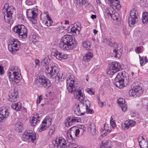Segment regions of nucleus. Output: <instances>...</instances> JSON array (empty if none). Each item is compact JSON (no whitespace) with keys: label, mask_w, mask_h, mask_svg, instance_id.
<instances>
[{"label":"nucleus","mask_w":148,"mask_h":148,"mask_svg":"<svg viewBox=\"0 0 148 148\" xmlns=\"http://www.w3.org/2000/svg\"><path fill=\"white\" fill-rule=\"evenodd\" d=\"M75 79L73 75L70 76L66 80V87L69 92L74 94V97L78 100L82 101L84 98V95L74 83Z\"/></svg>","instance_id":"nucleus-1"},{"label":"nucleus","mask_w":148,"mask_h":148,"mask_svg":"<svg viewBox=\"0 0 148 148\" xmlns=\"http://www.w3.org/2000/svg\"><path fill=\"white\" fill-rule=\"evenodd\" d=\"M76 45V42L73 40V37L71 35H66L62 38L60 42L59 47L63 51L73 49Z\"/></svg>","instance_id":"nucleus-2"},{"label":"nucleus","mask_w":148,"mask_h":148,"mask_svg":"<svg viewBox=\"0 0 148 148\" xmlns=\"http://www.w3.org/2000/svg\"><path fill=\"white\" fill-rule=\"evenodd\" d=\"M41 64L43 66L45 71L49 78H53L56 76L58 65L54 63L49 64L47 59L45 58L41 62Z\"/></svg>","instance_id":"nucleus-3"},{"label":"nucleus","mask_w":148,"mask_h":148,"mask_svg":"<svg viewBox=\"0 0 148 148\" xmlns=\"http://www.w3.org/2000/svg\"><path fill=\"white\" fill-rule=\"evenodd\" d=\"M129 81V76L125 72L119 73L114 80V84L120 88L127 86Z\"/></svg>","instance_id":"nucleus-4"},{"label":"nucleus","mask_w":148,"mask_h":148,"mask_svg":"<svg viewBox=\"0 0 148 148\" xmlns=\"http://www.w3.org/2000/svg\"><path fill=\"white\" fill-rule=\"evenodd\" d=\"M8 75L10 81L14 84L18 83L22 78L19 68L16 66L11 68L8 73Z\"/></svg>","instance_id":"nucleus-5"},{"label":"nucleus","mask_w":148,"mask_h":148,"mask_svg":"<svg viewBox=\"0 0 148 148\" xmlns=\"http://www.w3.org/2000/svg\"><path fill=\"white\" fill-rule=\"evenodd\" d=\"M14 9L12 6H9V4L6 3L4 5L2 10V12L4 14V18L5 21L11 25L12 21L11 20L12 14L14 13Z\"/></svg>","instance_id":"nucleus-6"},{"label":"nucleus","mask_w":148,"mask_h":148,"mask_svg":"<svg viewBox=\"0 0 148 148\" xmlns=\"http://www.w3.org/2000/svg\"><path fill=\"white\" fill-rule=\"evenodd\" d=\"M104 43L108 44L109 46L111 47H114L116 49L113 50V55L115 57L119 58L121 56L122 50L121 49L122 46L121 44H117L115 42H110L109 40L107 38L104 39L103 40Z\"/></svg>","instance_id":"nucleus-7"},{"label":"nucleus","mask_w":148,"mask_h":148,"mask_svg":"<svg viewBox=\"0 0 148 148\" xmlns=\"http://www.w3.org/2000/svg\"><path fill=\"white\" fill-rule=\"evenodd\" d=\"M38 10L36 8L33 9H28L26 11L27 16L28 18L32 22V24L34 25L33 26L34 27H36V25L38 24V23L36 25L37 20L36 19L37 14L38 13Z\"/></svg>","instance_id":"nucleus-8"},{"label":"nucleus","mask_w":148,"mask_h":148,"mask_svg":"<svg viewBox=\"0 0 148 148\" xmlns=\"http://www.w3.org/2000/svg\"><path fill=\"white\" fill-rule=\"evenodd\" d=\"M122 69L120 64L117 62H112L111 66L107 68V71L110 77H111L114 73L120 71Z\"/></svg>","instance_id":"nucleus-9"},{"label":"nucleus","mask_w":148,"mask_h":148,"mask_svg":"<svg viewBox=\"0 0 148 148\" xmlns=\"http://www.w3.org/2000/svg\"><path fill=\"white\" fill-rule=\"evenodd\" d=\"M143 92L142 87L137 84L135 83L133 84V88L129 91V94L130 96L136 97H139Z\"/></svg>","instance_id":"nucleus-10"},{"label":"nucleus","mask_w":148,"mask_h":148,"mask_svg":"<svg viewBox=\"0 0 148 148\" xmlns=\"http://www.w3.org/2000/svg\"><path fill=\"white\" fill-rule=\"evenodd\" d=\"M21 43L17 39L14 38L11 44L8 45V49L12 54H14L19 49L21 46Z\"/></svg>","instance_id":"nucleus-11"},{"label":"nucleus","mask_w":148,"mask_h":148,"mask_svg":"<svg viewBox=\"0 0 148 148\" xmlns=\"http://www.w3.org/2000/svg\"><path fill=\"white\" fill-rule=\"evenodd\" d=\"M22 136L23 138L25 139L24 140H28L33 142L36 138V134L34 132L31 130H27L25 131Z\"/></svg>","instance_id":"nucleus-12"},{"label":"nucleus","mask_w":148,"mask_h":148,"mask_svg":"<svg viewBox=\"0 0 148 148\" xmlns=\"http://www.w3.org/2000/svg\"><path fill=\"white\" fill-rule=\"evenodd\" d=\"M36 83H39L45 88H49L51 85V83L49 79L44 76H40L36 80Z\"/></svg>","instance_id":"nucleus-13"},{"label":"nucleus","mask_w":148,"mask_h":148,"mask_svg":"<svg viewBox=\"0 0 148 148\" xmlns=\"http://www.w3.org/2000/svg\"><path fill=\"white\" fill-rule=\"evenodd\" d=\"M137 12L135 9L132 10L130 12V17L129 19L128 23L130 27H132L137 21Z\"/></svg>","instance_id":"nucleus-14"},{"label":"nucleus","mask_w":148,"mask_h":148,"mask_svg":"<svg viewBox=\"0 0 148 148\" xmlns=\"http://www.w3.org/2000/svg\"><path fill=\"white\" fill-rule=\"evenodd\" d=\"M13 31L18 33L20 38H24L27 36V28H13Z\"/></svg>","instance_id":"nucleus-15"},{"label":"nucleus","mask_w":148,"mask_h":148,"mask_svg":"<svg viewBox=\"0 0 148 148\" xmlns=\"http://www.w3.org/2000/svg\"><path fill=\"white\" fill-rule=\"evenodd\" d=\"M9 114L8 110L7 109H4L1 110H0V122L5 121Z\"/></svg>","instance_id":"nucleus-16"},{"label":"nucleus","mask_w":148,"mask_h":148,"mask_svg":"<svg viewBox=\"0 0 148 148\" xmlns=\"http://www.w3.org/2000/svg\"><path fill=\"white\" fill-rule=\"evenodd\" d=\"M78 122L79 121L78 118L73 116H70L66 120L65 125L67 127L73 125V123Z\"/></svg>","instance_id":"nucleus-17"},{"label":"nucleus","mask_w":148,"mask_h":148,"mask_svg":"<svg viewBox=\"0 0 148 148\" xmlns=\"http://www.w3.org/2000/svg\"><path fill=\"white\" fill-rule=\"evenodd\" d=\"M18 92L14 89L12 90L9 93V100L11 102H14L16 101L18 97Z\"/></svg>","instance_id":"nucleus-18"},{"label":"nucleus","mask_w":148,"mask_h":148,"mask_svg":"<svg viewBox=\"0 0 148 148\" xmlns=\"http://www.w3.org/2000/svg\"><path fill=\"white\" fill-rule=\"evenodd\" d=\"M67 74L66 73L63 72H60L57 73H56L55 77H56L57 80L59 82H61L64 80Z\"/></svg>","instance_id":"nucleus-19"},{"label":"nucleus","mask_w":148,"mask_h":148,"mask_svg":"<svg viewBox=\"0 0 148 148\" xmlns=\"http://www.w3.org/2000/svg\"><path fill=\"white\" fill-rule=\"evenodd\" d=\"M108 2L112 7H115L118 10L121 7L119 0H108Z\"/></svg>","instance_id":"nucleus-20"},{"label":"nucleus","mask_w":148,"mask_h":148,"mask_svg":"<svg viewBox=\"0 0 148 148\" xmlns=\"http://www.w3.org/2000/svg\"><path fill=\"white\" fill-rule=\"evenodd\" d=\"M118 103L121 107L123 111L125 112L127 109V104L125 100L123 98H120L118 100Z\"/></svg>","instance_id":"nucleus-21"},{"label":"nucleus","mask_w":148,"mask_h":148,"mask_svg":"<svg viewBox=\"0 0 148 148\" xmlns=\"http://www.w3.org/2000/svg\"><path fill=\"white\" fill-rule=\"evenodd\" d=\"M100 131L101 132H103L101 134V136L102 137H104L110 132L111 130L108 125L105 124L103 129L101 128L100 130Z\"/></svg>","instance_id":"nucleus-22"},{"label":"nucleus","mask_w":148,"mask_h":148,"mask_svg":"<svg viewBox=\"0 0 148 148\" xmlns=\"http://www.w3.org/2000/svg\"><path fill=\"white\" fill-rule=\"evenodd\" d=\"M53 55L56 58L60 60L62 59H66L67 58V55L62 53L58 51H56L53 53Z\"/></svg>","instance_id":"nucleus-23"},{"label":"nucleus","mask_w":148,"mask_h":148,"mask_svg":"<svg viewBox=\"0 0 148 148\" xmlns=\"http://www.w3.org/2000/svg\"><path fill=\"white\" fill-rule=\"evenodd\" d=\"M113 9L112 8L108 7L106 8L104 13L106 18H110L114 13Z\"/></svg>","instance_id":"nucleus-24"},{"label":"nucleus","mask_w":148,"mask_h":148,"mask_svg":"<svg viewBox=\"0 0 148 148\" xmlns=\"http://www.w3.org/2000/svg\"><path fill=\"white\" fill-rule=\"evenodd\" d=\"M101 148H111L112 143L110 140H104L101 142Z\"/></svg>","instance_id":"nucleus-25"},{"label":"nucleus","mask_w":148,"mask_h":148,"mask_svg":"<svg viewBox=\"0 0 148 148\" xmlns=\"http://www.w3.org/2000/svg\"><path fill=\"white\" fill-rule=\"evenodd\" d=\"M88 130L92 135H95L96 131L95 124L93 123H90L88 126Z\"/></svg>","instance_id":"nucleus-26"},{"label":"nucleus","mask_w":148,"mask_h":148,"mask_svg":"<svg viewBox=\"0 0 148 148\" xmlns=\"http://www.w3.org/2000/svg\"><path fill=\"white\" fill-rule=\"evenodd\" d=\"M65 139L62 137H57L55 140V146L57 148H60L61 147V146L59 145V144H60L61 143H63V141H65Z\"/></svg>","instance_id":"nucleus-27"},{"label":"nucleus","mask_w":148,"mask_h":148,"mask_svg":"<svg viewBox=\"0 0 148 148\" xmlns=\"http://www.w3.org/2000/svg\"><path fill=\"white\" fill-rule=\"evenodd\" d=\"M23 124L20 122H18L16 123L15 129L16 131L18 132H21L22 131L23 129Z\"/></svg>","instance_id":"nucleus-28"},{"label":"nucleus","mask_w":148,"mask_h":148,"mask_svg":"<svg viewBox=\"0 0 148 148\" xmlns=\"http://www.w3.org/2000/svg\"><path fill=\"white\" fill-rule=\"evenodd\" d=\"M40 18L43 21H45L48 20L50 17L49 16L48 12H46L40 14Z\"/></svg>","instance_id":"nucleus-29"},{"label":"nucleus","mask_w":148,"mask_h":148,"mask_svg":"<svg viewBox=\"0 0 148 148\" xmlns=\"http://www.w3.org/2000/svg\"><path fill=\"white\" fill-rule=\"evenodd\" d=\"M31 125L33 126H35L38 123H39V120H38L36 118L32 117L30 118L29 119Z\"/></svg>","instance_id":"nucleus-30"},{"label":"nucleus","mask_w":148,"mask_h":148,"mask_svg":"<svg viewBox=\"0 0 148 148\" xmlns=\"http://www.w3.org/2000/svg\"><path fill=\"white\" fill-rule=\"evenodd\" d=\"M21 103L20 102L18 103H14L12 104L11 107L16 110H19L21 108Z\"/></svg>","instance_id":"nucleus-31"},{"label":"nucleus","mask_w":148,"mask_h":148,"mask_svg":"<svg viewBox=\"0 0 148 148\" xmlns=\"http://www.w3.org/2000/svg\"><path fill=\"white\" fill-rule=\"evenodd\" d=\"M93 57V54L91 52H88L86 53L83 57V60L85 61H88Z\"/></svg>","instance_id":"nucleus-32"},{"label":"nucleus","mask_w":148,"mask_h":148,"mask_svg":"<svg viewBox=\"0 0 148 148\" xmlns=\"http://www.w3.org/2000/svg\"><path fill=\"white\" fill-rule=\"evenodd\" d=\"M142 22L144 24L148 22V13L147 12H144L142 15Z\"/></svg>","instance_id":"nucleus-33"},{"label":"nucleus","mask_w":148,"mask_h":148,"mask_svg":"<svg viewBox=\"0 0 148 148\" xmlns=\"http://www.w3.org/2000/svg\"><path fill=\"white\" fill-rule=\"evenodd\" d=\"M139 145L141 148H148V142L147 140H142L139 142Z\"/></svg>","instance_id":"nucleus-34"},{"label":"nucleus","mask_w":148,"mask_h":148,"mask_svg":"<svg viewBox=\"0 0 148 148\" xmlns=\"http://www.w3.org/2000/svg\"><path fill=\"white\" fill-rule=\"evenodd\" d=\"M75 114L77 115L80 116L83 115L84 114L83 113H82L80 110L79 104L77 105H75Z\"/></svg>","instance_id":"nucleus-35"},{"label":"nucleus","mask_w":148,"mask_h":148,"mask_svg":"<svg viewBox=\"0 0 148 148\" xmlns=\"http://www.w3.org/2000/svg\"><path fill=\"white\" fill-rule=\"evenodd\" d=\"M48 127L49 126H47L46 123L42 121L39 128V131L40 132H41Z\"/></svg>","instance_id":"nucleus-36"},{"label":"nucleus","mask_w":148,"mask_h":148,"mask_svg":"<svg viewBox=\"0 0 148 148\" xmlns=\"http://www.w3.org/2000/svg\"><path fill=\"white\" fill-rule=\"evenodd\" d=\"M51 119L49 117H46L42 121L44 123L46 124L48 126H49L51 124Z\"/></svg>","instance_id":"nucleus-37"},{"label":"nucleus","mask_w":148,"mask_h":148,"mask_svg":"<svg viewBox=\"0 0 148 148\" xmlns=\"http://www.w3.org/2000/svg\"><path fill=\"white\" fill-rule=\"evenodd\" d=\"M77 2L80 5H84L85 6H87L89 4L88 1L86 0H78Z\"/></svg>","instance_id":"nucleus-38"},{"label":"nucleus","mask_w":148,"mask_h":148,"mask_svg":"<svg viewBox=\"0 0 148 148\" xmlns=\"http://www.w3.org/2000/svg\"><path fill=\"white\" fill-rule=\"evenodd\" d=\"M83 47L86 49V50L89 49L90 47V43L88 41H85L83 43Z\"/></svg>","instance_id":"nucleus-39"},{"label":"nucleus","mask_w":148,"mask_h":148,"mask_svg":"<svg viewBox=\"0 0 148 148\" xmlns=\"http://www.w3.org/2000/svg\"><path fill=\"white\" fill-rule=\"evenodd\" d=\"M43 24H44L47 26L49 27L53 23L52 20L50 18H49L47 20L45 21H42Z\"/></svg>","instance_id":"nucleus-40"},{"label":"nucleus","mask_w":148,"mask_h":148,"mask_svg":"<svg viewBox=\"0 0 148 148\" xmlns=\"http://www.w3.org/2000/svg\"><path fill=\"white\" fill-rule=\"evenodd\" d=\"M55 131V129L54 127H52L49 130L48 132V136L49 137H50L53 134V133Z\"/></svg>","instance_id":"nucleus-41"},{"label":"nucleus","mask_w":148,"mask_h":148,"mask_svg":"<svg viewBox=\"0 0 148 148\" xmlns=\"http://www.w3.org/2000/svg\"><path fill=\"white\" fill-rule=\"evenodd\" d=\"M110 18H112L114 20L116 21L119 19V15L116 12H114Z\"/></svg>","instance_id":"nucleus-42"},{"label":"nucleus","mask_w":148,"mask_h":148,"mask_svg":"<svg viewBox=\"0 0 148 148\" xmlns=\"http://www.w3.org/2000/svg\"><path fill=\"white\" fill-rule=\"evenodd\" d=\"M110 123L111 126L113 128L115 127L116 126V124L115 122V121L113 119L112 116H111L110 118Z\"/></svg>","instance_id":"nucleus-43"},{"label":"nucleus","mask_w":148,"mask_h":148,"mask_svg":"<svg viewBox=\"0 0 148 148\" xmlns=\"http://www.w3.org/2000/svg\"><path fill=\"white\" fill-rule=\"evenodd\" d=\"M77 146L76 145L74 144L71 143L68 146V148H86L84 147H80L77 148L76 147Z\"/></svg>","instance_id":"nucleus-44"},{"label":"nucleus","mask_w":148,"mask_h":148,"mask_svg":"<svg viewBox=\"0 0 148 148\" xmlns=\"http://www.w3.org/2000/svg\"><path fill=\"white\" fill-rule=\"evenodd\" d=\"M129 126V123H128L127 121H126L125 123L122 125V127L124 129H128Z\"/></svg>","instance_id":"nucleus-45"},{"label":"nucleus","mask_w":148,"mask_h":148,"mask_svg":"<svg viewBox=\"0 0 148 148\" xmlns=\"http://www.w3.org/2000/svg\"><path fill=\"white\" fill-rule=\"evenodd\" d=\"M127 121L129 123V126L131 127L134 126L136 124V122L132 120H129Z\"/></svg>","instance_id":"nucleus-46"},{"label":"nucleus","mask_w":148,"mask_h":148,"mask_svg":"<svg viewBox=\"0 0 148 148\" xmlns=\"http://www.w3.org/2000/svg\"><path fill=\"white\" fill-rule=\"evenodd\" d=\"M74 28H67L65 29L64 30L66 32L69 33H71L73 35V29Z\"/></svg>","instance_id":"nucleus-47"},{"label":"nucleus","mask_w":148,"mask_h":148,"mask_svg":"<svg viewBox=\"0 0 148 148\" xmlns=\"http://www.w3.org/2000/svg\"><path fill=\"white\" fill-rule=\"evenodd\" d=\"M67 137H68V138L69 139V140L70 142H71L72 140H73V137H74L69 133H68L67 134Z\"/></svg>","instance_id":"nucleus-48"},{"label":"nucleus","mask_w":148,"mask_h":148,"mask_svg":"<svg viewBox=\"0 0 148 148\" xmlns=\"http://www.w3.org/2000/svg\"><path fill=\"white\" fill-rule=\"evenodd\" d=\"M73 35H74L75 34H79V30L77 28H74L73 29Z\"/></svg>","instance_id":"nucleus-49"},{"label":"nucleus","mask_w":148,"mask_h":148,"mask_svg":"<svg viewBox=\"0 0 148 148\" xmlns=\"http://www.w3.org/2000/svg\"><path fill=\"white\" fill-rule=\"evenodd\" d=\"M8 141L9 142H12L13 140V138L12 136L11 135L9 134L8 136L7 137Z\"/></svg>","instance_id":"nucleus-50"},{"label":"nucleus","mask_w":148,"mask_h":148,"mask_svg":"<svg viewBox=\"0 0 148 148\" xmlns=\"http://www.w3.org/2000/svg\"><path fill=\"white\" fill-rule=\"evenodd\" d=\"M123 31L125 35V36L127 37V36L130 34V32L127 30L126 28H124L123 30Z\"/></svg>","instance_id":"nucleus-51"},{"label":"nucleus","mask_w":148,"mask_h":148,"mask_svg":"<svg viewBox=\"0 0 148 148\" xmlns=\"http://www.w3.org/2000/svg\"><path fill=\"white\" fill-rule=\"evenodd\" d=\"M81 130L82 131V129H77L75 130V136H77L79 134V132Z\"/></svg>","instance_id":"nucleus-52"},{"label":"nucleus","mask_w":148,"mask_h":148,"mask_svg":"<svg viewBox=\"0 0 148 148\" xmlns=\"http://www.w3.org/2000/svg\"><path fill=\"white\" fill-rule=\"evenodd\" d=\"M13 28H26V27L23 25L18 24L14 26Z\"/></svg>","instance_id":"nucleus-53"},{"label":"nucleus","mask_w":148,"mask_h":148,"mask_svg":"<svg viewBox=\"0 0 148 148\" xmlns=\"http://www.w3.org/2000/svg\"><path fill=\"white\" fill-rule=\"evenodd\" d=\"M88 92L89 94L91 95H93L94 94V92H93V89L90 88L88 89Z\"/></svg>","instance_id":"nucleus-54"},{"label":"nucleus","mask_w":148,"mask_h":148,"mask_svg":"<svg viewBox=\"0 0 148 148\" xmlns=\"http://www.w3.org/2000/svg\"><path fill=\"white\" fill-rule=\"evenodd\" d=\"M141 50V47H136L135 49L136 51L138 53H141L142 52Z\"/></svg>","instance_id":"nucleus-55"},{"label":"nucleus","mask_w":148,"mask_h":148,"mask_svg":"<svg viewBox=\"0 0 148 148\" xmlns=\"http://www.w3.org/2000/svg\"><path fill=\"white\" fill-rule=\"evenodd\" d=\"M86 112L88 113H92L93 112V111L92 110H90L88 108V106L87 105H86Z\"/></svg>","instance_id":"nucleus-56"},{"label":"nucleus","mask_w":148,"mask_h":148,"mask_svg":"<svg viewBox=\"0 0 148 148\" xmlns=\"http://www.w3.org/2000/svg\"><path fill=\"white\" fill-rule=\"evenodd\" d=\"M69 133L72 136L74 137L75 136V130L71 129Z\"/></svg>","instance_id":"nucleus-57"},{"label":"nucleus","mask_w":148,"mask_h":148,"mask_svg":"<svg viewBox=\"0 0 148 148\" xmlns=\"http://www.w3.org/2000/svg\"><path fill=\"white\" fill-rule=\"evenodd\" d=\"M32 38L33 39L37 40V38H38V36L37 34H32Z\"/></svg>","instance_id":"nucleus-58"},{"label":"nucleus","mask_w":148,"mask_h":148,"mask_svg":"<svg viewBox=\"0 0 148 148\" xmlns=\"http://www.w3.org/2000/svg\"><path fill=\"white\" fill-rule=\"evenodd\" d=\"M35 64L36 66H35V67H36V66H39V60L38 59H35L34 60Z\"/></svg>","instance_id":"nucleus-59"},{"label":"nucleus","mask_w":148,"mask_h":148,"mask_svg":"<svg viewBox=\"0 0 148 148\" xmlns=\"http://www.w3.org/2000/svg\"><path fill=\"white\" fill-rule=\"evenodd\" d=\"M145 64V62L142 57L141 59L140 60V64L141 66H142Z\"/></svg>","instance_id":"nucleus-60"},{"label":"nucleus","mask_w":148,"mask_h":148,"mask_svg":"<svg viewBox=\"0 0 148 148\" xmlns=\"http://www.w3.org/2000/svg\"><path fill=\"white\" fill-rule=\"evenodd\" d=\"M42 100V96H40L39 97L38 99H37L36 101V103L39 104L40 103V101Z\"/></svg>","instance_id":"nucleus-61"},{"label":"nucleus","mask_w":148,"mask_h":148,"mask_svg":"<svg viewBox=\"0 0 148 148\" xmlns=\"http://www.w3.org/2000/svg\"><path fill=\"white\" fill-rule=\"evenodd\" d=\"M77 24L76 23H75L73 25H72L71 28H77L79 27L78 25H79V23Z\"/></svg>","instance_id":"nucleus-62"},{"label":"nucleus","mask_w":148,"mask_h":148,"mask_svg":"<svg viewBox=\"0 0 148 148\" xmlns=\"http://www.w3.org/2000/svg\"><path fill=\"white\" fill-rule=\"evenodd\" d=\"M98 103L100 107H101L103 106V103L101 101H98Z\"/></svg>","instance_id":"nucleus-63"},{"label":"nucleus","mask_w":148,"mask_h":148,"mask_svg":"<svg viewBox=\"0 0 148 148\" xmlns=\"http://www.w3.org/2000/svg\"><path fill=\"white\" fill-rule=\"evenodd\" d=\"M3 68L2 67L0 66V74L2 75L3 73Z\"/></svg>","instance_id":"nucleus-64"}]
</instances>
